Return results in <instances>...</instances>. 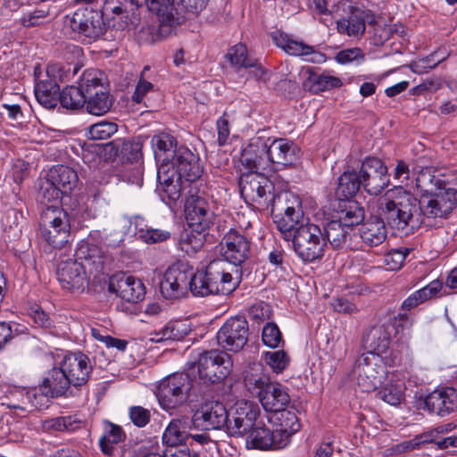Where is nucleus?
I'll return each mask as SVG.
<instances>
[{
  "instance_id": "nucleus-1",
  "label": "nucleus",
  "mask_w": 457,
  "mask_h": 457,
  "mask_svg": "<svg viewBox=\"0 0 457 457\" xmlns=\"http://www.w3.org/2000/svg\"><path fill=\"white\" fill-rule=\"evenodd\" d=\"M443 182L429 171H421L416 179V186L422 195L418 199L420 218L426 225L436 224L447 219L457 206V190L441 188Z\"/></svg>"
},
{
  "instance_id": "nucleus-2",
  "label": "nucleus",
  "mask_w": 457,
  "mask_h": 457,
  "mask_svg": "<svg viewBox=\"0 0 457 457\" xmlns=\"http://www.w3.org/2000/svg\"><path fill=\"white\" fill-rule=\"evenodd\" d=\"M418 198L402 187L386 192L378 203V215L391 228L414 229L421 224Z\"/></svg>"
},
{
  "instance_id": "nucleus-3",
  "label": "nucleus",
  "mask_w": 457,
  "mask_h": 457,
  "mask_svg": "<svg viewBox=\"0 0 457 457\" xmlns=\"http://www.w3.org/2000/svg\"><path fill=\"white\" fill-rule=\"evenodd\" d=\"M233 270L224 260L212 261L204 270L194 271L191 266L189 290L194 296L228 295L239 285L240 270Z\"/></svg>"
},
{
  "instance_id": "nucleus-4",
  "label": "nucleus",
  "mask_w": 457,
  "mask_h": 457,
  "mask_svg": "<svg viewBox=\"0 0 457 457\" xmlns=\"http://www.w3.org/2000/svg\"><path fill=\"white\" fill-rule=\"evenodd\" d=\"M284 239L292 241L297 256L304 262H313L323 257L326 238L320 228L308 219L281 233Z\"/></svg>"
},
{
  "instance_id": "nucleus-5",
  "label": "nucleus",
  "mask_w": 457,
  "mask_h": 457,
  "mask_svg": "<svg viewBox=\"0 0 457 457\" xmlns=\"http://www.w3.org/2000/svg\"><path fill=\"white\" fill-rule=\"evenodd\" d=\"M245 382L249 390H257L260 403L267 411H282L290 403L287 387L280 383L271 382L268 376L248 374Z\"/></svg>"
},
{
  "instance_id": "nucleus-6",
  "label": "nucleus",
  "mask_w": 457,
  "mask_h": 457,
  "mask_svg": "<svg viewBox=\"0 0 457 457\" xmlns=\"http://www.w3.org/2000/svg\"><path fill=\"white\" fill-rule=\"evenodd\" d=\"M270 214L280 233L305 221L300 197L290 191L279 192L271 196Z\"/></svg>"
},
{
  "instance_id": "nucleus-7",
  "label": "nucleus",
  "mask_w": 457,
  "mask_h": 457,
  "mask_svg": "<svg viewBox=\"0 0 457 457\" xmlns=\"http://www.w3.org/2000/svg\"><path fill=\"white\" fill-rule=\"evenodd\" d=\"M71 225L67 212L59 206H46L40 216L42 237L53 247L62 248L71 239Z\"/></svg>"
},
{
  "instance_id": "nucleus-8",
  "label": "nucleus",
  "mask_w": 457,
  "mask_h": 457,
  "mask_svg": "<svg viewBox=\"0 0 457 457\" xmlns=\"http://www.w3.org/2000/svg\"><path fill=\"white\" fill-rule=\"evenodd\" d=\"M81 87L86 91L85 107L88 113L100 116L111 110L113 98L99 71H86L81 77Z\"/></svg>"
},
{
  "instance_id": "nucleus-9",
  "label": "nucleus",
  "mask_w": 457,
  "mask_h": 457,
  "mask_svg": "<svg viewBox=\"0 0 457 457\" xmlns=\"http://www.w3.org/2000/svg\"><path fill=\"white\" fill-rule=\"evenodd\" d=\"M196 367L199 380L205 385L223 381L231 372L233 361L226 352L210 350L199 354L197 362L192 367V373Z\"/></svg>"
},
{
  "instance_id": "nucleus-10",
  "label": "nucleus",
  "mask_w": 457,
  "mask_h": 457,
  "mask_svg": "<svg viewBox=\"0 0 457 457\" xmlns=\"http://www.w3.org/2000/svg\"><path fill=\"white\" fill-rule=\"evenodd\" d=\"M239 187L242 196L254 208L264 211L270 207L274 185L263 173L254 170L242 174Z\"/></svg>"
},
{
  "instance_id": "nucleus-11",
  "label": "nucleus",
  "mask_w": 457,
  "mask_h": 457,
  "mask_svg": "<svg viewBox=\"0 0 457 457\" xmlns=\"http://www.w3.org/2000/svg\"><path fill=\"white\" fill-rule=\"evenodd\" d=\"M195 385L187 373H174L161 381L156 396L161 406L169 411L184 404Z\"/></svg>"
},
{
  "instance_id": "nucleus-12",
  "label": "nucleus",
  "mask_w": 457,
  "mask_h": 457,
  "mask_svg": "<svg viewBox=\"0 0 457 457\" xmlns=\"http://www.w3.org/2000/svg\"><path fill=\"white\" fill-rule=\"evenodd\" d=\"M105 23L100 11L91 5L77 9L69 21L72 32L79 39L87 43H91L103 35Z\"/></svg>"
},
{
  "instance_id": "nucleus-13",
  "label": "nucleus",
  "mask_w": 457,
  "mask_h": 457,
  "mask_svg": "<svg viewBox=\"0 0 457 457\" xmlns=\"http://www.w3.org/2000/svg\"><path fill=\"white\" fill-rule=\"evenodd\" d=\"M353 375L361 391L371 392L382 384L386 370L380 363L379 355L368 352L356 360Z\"/></svg>"
},
{
  "instance_id": "nucleus-14",
  "label": "nucleus",
  "mask_w": 457,
  "mask_h": 457,
  "mask_svg": "<svg viewBox=\"0 0 457 457\" xmlns=\"http://www.w3.org/2000/svg\"><path fill=\"white\" fill-rule=\"evenodd\" d=\"M191 278V265L177 262L165 271L160 282V291L165 299L174 300L187 295Z\"/></svg>"
},
{
  "instance_id": "nucleus-15",
  "label": "nucleus",
  "mask_w": 457,
  "mask_h": 457,
  "mask_svg": "<svg viewBox=\"0 0 457 457\" xmlns=\"http://www.w3.org/2000/svg\"><path fill=\"white\" fill-rule=\"evenodd\" d=\"M229 412L220 401H207L194 413L191 423L195 429L202 431L220 430L228 423Z\"/></svg>"
},
{
  "instance_id": "nucleus-16",
  "label": "nucleus",
  "mask_w": 457,
  "mask_h": 457,
  "mask_svg": "<svg viewBox=\"0 0 457 457\" xmlns=\"http://www.w3.org/2000/svg\"><path fill=\"white\" fill-rule=\"evenodd\" d=\"M359 171L362 187L370 195H378L389 185L387 167L377 157L365 158Z\"/></svg>"
},
{
  "instance_id": "nucleus-17",
  "label": "nucleus",
  "mask_w": 457,
  "mask_h": 457,
  "mask_svg": "<svg viewBox=\"0 0 457 457\" xmlns=\"http://www.w3.org/2000/svg\"><path fill=\"white\" fill-rule=\"evenodd\" d=\"M249 327L244 317L228 319L217 333L218 344L228 351L239 352L248 341Z\"/></svg>"
},
{
  "instance_id": "nucleus-18",
  "label": "nucleus",
  "mask_w": 457,
  "mask_h": 457,
  "mask_svg": "<svg viewBox=\"0 0 457 457\" xmlns=\"http://www.w3.org/2000/svg\"><path fill=\"white\" fill-rule=\"evenodd\" d=\"M220 254L224 261L235 270L241 265L250 253V241L237 230L230 228L220 242ZM235 275V271H232Z\"/></svg>"
},
{
  "instance_id": "nucleus-19",
  "label": "nucleus",
  "mask_w": 457,
  "mask_h": 457,
  "mask_svg": "<svg viewBox=\"0 0 457 457\" xmlns=\"http://www.w3.org/2000/svg\"><path fill=\"white\" fill-rule=\"evenodd\" d=\"M288 445L286 432L270 430L265 424L256 422L246 438V446L262 451L279 450Z\"/></svg>"
},
{
  "instance_id": "nucleus-20",
  "label": "nucleus",
  "mask_w": 457,
  "mask_h": 457,
  "mask_svg": "<svg viewBox=\"0 0 457 457\" xmlns=\"http://www.w3.org/2000/svg\"><path fill=\"white\" fill-rule=\"evenodd\" d=\"M60 364L71 380L72 387L76 389L87 385L93 371L90 359L79 351L65 355Z\"/></svg>"
},
{
  "instance_id": "nucleus-21",
  "label": "nucleus",
  "mask_w": 457,
  "mask_h": 457,
  "mask_svg": "<svg viewBox=\"0 0 457 457\" xmlns=\"http://www.w3.org/2000/svg\"><path fill=\"white\" fill-rule=\"evenodd\" d=\"M226 59L237 71L245 70L248 75L246 79L253 78L256 80L266 81L267 71L261 65L257 59L248 55L245 45L237 44L230 47L226 54Z\"/></svg>"
},
{
  "instance_id": "nucleus-22",
  "label": "nucleus",
  "mask_w": 457,
  "mask_h": 457,
  "mask_svg": "<svg viewBox=\"0 0 457 457\" xmlns=\"http://www.w3.org/2000/svg\"><path fill=\"white\" fill-rule=\"evenodd\" d=\"M169 167L175 171L176 175L191 182L198 179L204 170L199 156L186 146L178 147Z\"/></svg>"
},
{
  "instance_id": "nucleus-23",
  "label": "nucleus",
  "mask_w": 457,
  "mask_h": 457,
  "mask_svg": "<svg viewBox=\"0 0 457 457\" xmlns=\"http://www.w3.org/2000/svg\"><path fill=\"white\" fill-rule=\"evenodd\" d=\"M269 137H254L249 140L247 145L242 150L241 162L250 171L264 170L270 165L269 158Z\"/></svg>"
},
{
  "instance_id": "nucleus-24",
  "label": "nucleus",
  "mask_w": 457,
  "mask_h": 457,
  "mask_svg": "<svg viewBox=\"0 0 457 457\" xmlns=\"http://www.w3.org/2000/svg\"><path fill=\"white\" fill-rule=\"evenodd\" d=\"M424 409L440 417L451 414L457 409V389L445 386L432 391L424 399Z\"/></svg>"
},
{
  "instance_id": "nucleus-25",
  "label": "nucleus",
  "mask_w": 457,
  "mask_h": 457,
  "mask_svg": "<svg viewBox=\"0 0 457 457\" xmlns=\"http://www.w3.org/2000/svg\"><path fill=\"white\" fill-rule=\"evenodd\" d=\"M407 314H398L393 322L374 326L365 337V343L373 351L384 353L388 347L393 332L398 333V328L403 327V322L407 321Z\"/></svg>"
},
{
  "instance_id": "nucleus-26",
  "label": "nucleus",
  "mask_w": 457,
  "mask_h": 457,
  "mask_svg": "<svg viewBox=\"0 0 457 457\" xmlns=\"http://www.w3.org/2000/svg\"><path fill=\"white\" fill-rule=\"evenodd\" d=\"M13 396H21V403H7L9 409H18L23 411H29V407L40 410L48 407L51 399L47 388L41 383L38 386L31 388H17L12 391Z\"/></svg>"
},
{
  "instance_id": "nucleus-27",
  "label": "nucleus",
  "mask_w": 457,
  "mask_h": 457,
  "mask_svg": "<svg viewBox=\"0 0 457 457\" xmlns=\"http://www.w3.org/2000/svg\"><path fill=\"white\" fill-rule=\"evenodd\" d=\"M86 270L82 262L68 259L59 262L56 276L64 289L80 290L86 282Z\"/></svg>"
},
{
  "instance_id": "nucleus-28",
  "label": "nucleus",
  "mask_w": 457,
  "mask_h": 457,
  "mask_svg": "<svg viewBox=\"0 0 457 457\" xmlns=\"http://www.w3.org/2000/svg\"><path fill=\"white\" fill-rule=\"evenodd\" d=\"M108 289L129 303L142 300L145 294V286L140 279L125 274L112 278L109 282Z\"/></svg>"
},
{
  "instance_id": "nucleus-29",
  "label": "nucleus",
  "mask_w": 457,
  "mask_h": 457,
  "mask_svg": "<svg viewBox=\"0 0 457 457\" xmlns=\"http://www.w3.org/2000/svg\"><path fill=\"white\" fill-rule=\"evenodd\" d=\"M272 38L277 46L295 56L305 57L306 61L320 62L324 61V54L314 50L313 46L291 38L288 35L275 32Z\"/></svg>"
},
{
  "instance_id": "nucleus-30",
  "label": "nucleus",
  "mask_w": 457,
  "mask_h": 457,
  "mask_svg": "<svg viewBox=\"0 0 457 457\" xmlns=\"http://www.w3.org/2000/svg\"><path fill=\"white\" fill-rule=\"evenodd\" d=\"M256 423V412L246 403L244 406L236 408L232 414L228 417V423L225 428L230 436H243L250 433Z\"/></svg>"
},
{
  "instance_id": "nucleus-31",
  "label": "nucleus",
  "mask_w": 457,
  "mask_h": 457,
  "mask_svg": "<svg viewBox=\"0 0 457 457\" xmlns=\"http://www.w3.org/2000/svg\"><path fill=\"white\" fill-rule=\"evenodd\" d=\"M269 158L270 164L290 166L300 157V149L293 142L285 138H277L268 142Z\"/></svg>"
},
{
  "instance_id": "nucleus-32",
  "label": "nucleus",
  "mask_w": 457,
  "mask_h": 457,
  "mask_svg": "<svg viewBox=\"0 0 457 457\" xmlns=\"http://www.w3.org/2000/svg\"><path fill=\"white\" fill-rule=\"evenodd\" d=\"M183 178L175 174L167 165H161L157 172V179L161 187V195L167 204L175 203L181 195V179Z\"/></svg>"
},
{
  "instance_id": "nucleus-33",
  "label": "nucleus",
  "mask_w": 457,
  "mask_h": 457,
  "mask_svg": "<svg viewBox=\"0 0 457 457\" xmlns=\"http://www.w3.org/2000/svg\"><path fill=\"white\" fill-rule=\"evenodd\" d=\"M368 13L361 9L353 8L350 13L337 22V31L354 38H360L366 29Z\"/></svg>"
},
{
  "instance_id": "nucleus-34",
  "label": "nucleus",
  "mask_w": 457,
  "mask_h": 457,
  "mask_svg": "<svg viewBox=\"0 0 457 457\" xmlns=\"http://www.w3.org/2000/svg\"><path fill=\"white\" fill-rule=\"evenodd\" d=\"M334 219L340 220L342 224L353 228V227L361 224L364 220V209L355 200L339 199L337 209Z\"/></svg>"
},
{
  "instance_id": "nucleus-35",
  "label": "nucleus",
  "mask_w": 457,
  "mask_h": 457,
  "mask_svg": "<svg viewBox=\"0 0 457 457\" xmlns=\"http://www.w3.org/2000/svg\"><path fill=\"white\" fill-rule=\"evenodd\" d=\"M42 383L47 388L52 397L58 398L72 395V391L70 390L72 387L71 380L68 378L61 364L59 367H54L49 370Z\"/></svg>"
},
{
  "instance_id": "nucleus-36",
  "label": "nucleus",
  "mask_w": 457,
  "mask_h": 457,
  "mask_svg": "<svg viewBox=\"0 0 457 457\" xmlns=\"http://www.w3.org/2000/svg\"><path fill=\"white\" fill-rule=\"evenodd\" d=\"M76 261L82 262L90 272H99L103 269L104 256L100 247L87 241H81L75 252Z\"/></svg>"
},
{
  "instance_id": "nucleus-37",
  "label": "nucleus",
  "mask_w": 457,
  "mask_h": 457,
  "mask_svg": "<svg viewBox=\"0 0 457 457\" xmlns=\"http://www.w3.org/2000/svg\"><path fill=\"white\" fill-rule=\"evenodd\" d=\"M174 0H145L148 10L155 13L160 21V29L167 32L179 23V18L173 13Z\"/></svg>"
},
{
  "instance_id": "nucleus-38",
  "label": "nucleus",
  "mask_w": 457,
  "mask_h": 457,
  "mask_svg": "<svg viewBox=\"0 0 457 457\" xmlns=\"http://www.w3.org/2000/svg\"><path fill=\"white\" fill-rule=\"evenodd\" d=\"M386 222L378 215L364 222L360 228V237L363 244L368 246H378L386 239Z\"/></svg>"
},
{
  "instance_id": "nucleus-39",
  "label": "nucleus",
  "mask_w": 457,
  "mask_h": 457,
  "mask_svg": "<svg viewBox=\"0 0 457 457\" xmlns=\"http://www.w3.org/2000/svg\"><path fill=\"white\" fill-rule=\"evenodd\" d=\"M47 177L51 183L55 184L64 195H70L79 181L76 170L65 165L54 166L50 169Z\"/></svg>"
},
{
  "instance_id": "nucleus-40",
  "label": "nucleus",
  "mask_w": 457,
  "mask_h": 457,
  "mask_svg": "<svg viewBox=\"0 0 457 457\" xmlns=\"http://www.w3.org/2000/svg\"><path fill=\"white\" fill-rule=\"evenodd\" d=\"M361 187L362 185L359 170L348 166L338 178L337 195L339 199H350L356 195Z\"/></svg>"
},
{
  "instance_id": "nucleus-41",
  "label": "nucleus",
  "mask_w": 457,
  "mask_h": 457,
  "mask_svg": "<svg viewBox=\"0 0 457 457\" xmlns=\"http://www.w3.org/2000/svg\"><path fill=\"white\" fill-rule=\"evenodd\" d=\"M151 145L155 158L162 160V165L169 166L172 155L178 149L174 137L164 132L159 133L152 137Z\"/></svg>"
},
{
  "instance_id": "nucleus-42",
  "label": "nucleus",
  "mask_w": 457,
  "mask_h": 457,
  "mask_svg": "<svg viewBox=\"0 0 457 457\" xmlns=\"http://www.w3.org/2000/svg\"><path fill=\"white\" fill-rule=\"evenodd\" d=\"M60 87L54 79L40 80L35 86L37 102L47 109L54 108L59 102Z\"/></svg>"
},
{
  "instance_id": "nucleus-43",
  "label": "nucleus",
  "mask_w": 457,
  "mask_h": 457,
  "mask_svg": "<svg viewBox=\"0 0 457 457\" xmlns=\"http://www.w3.org/2000/svg\"><path fill=\"white\" fill-rule=\"evenodd\" d=\"M195 429L191 420H173L166 428L162 440L170 446H176L186 443L188 439L189 430Z\"/></svg>"
},
{
  "instance_id": "nucleus-44",
  "label": "nucleus",
  "mask_w": 457,
  "mask_h": 457,
  "mask_svg": "<svg viewBox=\"0 0 457 457\" xmlns=\"http://www.w3.org/2000/svg\"><path fill=\"white\" fill-rule=\"evenodd\" d=\"M102 9L99 10L103 18L107 23L116 17H127L129 12H134L137 8L135 0H103Z\"/></svg>"
},
{
  "instance_id": "nucleus-45",
  "label": "nucleus",
  "mask_w": 457,
  "mask_h": 457,
  "mask_svg": "<svg viewBox=\"0 0 457 457\" xmlns=\"http://www.w3.org/2000/svg\"><path fill=\"white\" fill-rule=\"evenodd\" d=\"M104 426V434L99 439V445L104 454L112 456L114 453V445L124 441L126 435L120 426L110 421H105Z\"/></svg>"
},
{
  "instance_id": "nucleus-46",
  "label": "nucleus",
  "mask_w": 457,
  "mask_h": 457,
  "mask_svg": "<svg viewBox=\"0 0 457 457\" xmlns=\"http://www.w3.org/2000/svg\"><path fill=\"white\" fill-rule=\"evenodd\" d=\"M351 230V228L342 224L340 220L333 218L324 225L322 232L326 238V244L329 242L334 248H340L346 243Z\"/></svg>"
},
{
  "instance_id": "nucleus-47",
  "label": "nucleus",
  "mask_w": 457,
  "mask_h": 457,
  "mask_svg": "<svg viewBox=\"0 0 457 457\" xmlns=\"http://www.w3.org/2000/svg\"><path fill=\"white\" fill-rule=\"evenodd\" d=\"M443 283L438 280H433L426 287L415 291L408 296L403 303L402 308L406 311L417 307L419 304L426 302L427 300L434 297L442 288Z\"/></svg>"
},
{
  "instance_id": "nucleus-48",
  "label": "nucleus",
  "mask_w": 457,
  "mask_h": 457,
  "mask_svg": "<svg viewBox=\"0 0 457 457\" xmlns=\"http://www.w3.org/2000/svg\"><path fill=\"white\" fill-rule=\"evenodd\" d=\"M341 86L342 81L339 78L325 74H317L312 71L310 72L308 78L303 82L304 88L315 94L340 87Z\"/></svg>"
},
{
  "instance_id": "nucleus-49",
  "label": "nucleus",
  "mask_w": 457,
  "mask_h": 457,
  "mask_svg": "<svg viewBox=\"0 0 457 457\" xmlns=\"http://www.w3.org/2000/svg\"><path fill=\"white\" fill-rule=\"evenodd\" d=\"M86 91L81 87V80L79 86H70L64 87L59 96V103L62 107L67 110H78L85 106Z\"/></svg>"
},
{
  "instance_id": "nucleus-50",
  "label": "nucleus",
  "mask_w": 457,
  "mask_h": 457,
  "mask_svg": "<svg viewBox=\"0 0 457 457\" xmlns=\"http://www.w3.org/2000/svg\"><path fill=\"white\" fill-rule=\"evenodd\" d=\"M120 159L130 163H138L143 159V141L140 137L120 138Z\"/></svg>"
},
{
  "instance_id": "nucleus-51",
  "label": "nucleus",
  "mask_w": 457,
  "mask_h": 457,
  "mask_svg": "<svg viewBox=\"0 0 457 457\" xmlns=\"http://www.w3.org/2000/svg\"><path fill=\"white\" fill-rule=\"evenodd\" d=\"M404 384L401 381L390 380L384 385L377 395L390 405L396 406L401 403L404 396Z\"/></svg>"
},
{
  "instance_id": "nucleus-52",
  "label": "nucleus",
  "mask_w": 457,
  "mask_h": 457,
  "mask_svg": "<svg viewBox=\"0 0 457 457\" xmlns=\"http://www.w3.org/2000/svg\"><path fill=\"white\" fill-rule=\"evenodd\" d=\"M63 195H64L60 190V188L57 187L55 184L51 183L50 179L47 177L40 184L37 193V199L42 204L47 206H56L55 204H58L59 200Z\"/></svg>"
},
{
  "instance_id": "nucleus-53",
  "label": "nucleus",
  "mask_w": 457,
  "mask_h": 457,
  "mask_svg": "<svg viewBox=\"0 0 457 457\" xmlns=\"http://www.w3.org/2000/svg\"><path fill=\"white\" fill-rule=\"evenodd\" d=\"M81 427V420L76 416H61L47 420L44 423V428L55 431H75Z\"/></svg>"
},
{
  "instance_id": "nucleus-54",
  "label": "nucleus",
  "mask_w": 457,
  "mask_h": 457,
  "mask_svg": "<svg viewBox=\"0 0 457 457\" xmlns=\"http://www.w3.org/2000/svg\"><path fill=\"white\" fill-rule=\"evenodd\" d=\"M206 237L205 232H195L191 228L181 236L180 247L187 253H195L202 249Z\"/></svg>"
},
{
  "instance_id": "nucleus-55",
  "label": "nucleus",
  "mask_w": 457,
  "mask_h": 457,
  "mask_svg": "<svg viewBox=\"0 0 457 457\" xmlns=\"http://www.w3.org/2000/svg\"><path fill=\"white\" fill-rule=\"evenodd\" d=\"M265 363L270 366L275 373H281L289 364V356L283 350L266 352L263 353Z\"/></svg>"
},
{
  "instance_id": "nucleus-56",
  "label": "nucleus",
  "mask_w": 457,
  "mask_h": 457,
  "mask_svg": "<svg viewBox=\"0 0 457 457\" xmlns=\"http://www.w3.org/2000/svg\"><path fill=\"white\" fill-rule=\"evenodd\" d=\"M136 235L146 244H156L168 240L170 237V233L168 230L154 228L151 227L137 228Z\"/></svg>"
},
{
  "instance_id": "nucleus-57",
  "label": "nucleus",
  "mask_w": 457,
  "mask_h": 457,
  "mask_svg": "<svg viewBox=\"0 0 457 457\" xmlns=\"http://www.w3.org/2000/svg\"><path fill=\"white\" fill-rule=\"evenodd\" d=\"M432 441H434L433 433H424L416 436L411 440L403 441L400 444L395 445L393 447V451L395 453L401 454L416 449H420L422 445L429 444Z\"/></svg>"
},
{
  "instance_id": "nucleus-58",
  "label": "nucleus",
  "mask_w": 457,
  "mask_h": 457,
  "mask_svg": "<svg viewBox=\"0 0 457 457\" xmlns=\"http://www.w3.org/2000/svg\"><path fill=\"white\" fill-rule=\"evenodd\" d=\"M118 131V125L112 121H101L89 127L88 135L91 139L104 140L111 137Z\"/></svg>"
},
{
  "instance_id": "nucleus-59",
  "label": "nucleus",
  "mask_w": 457,
  "mask_h": 457,
  "mask_svg": "<svg viewBox=\"0 0 457 457\" xmlns=\"http://www.w3.org/2000/svg\"><path fill=\"white\" fill-rule=\"evenodd\" d=\"M207 212H212L207 200L200 195H191L186 203V216L191 215L197 219L196 215H205Z\"/></svg>"
},
{
  "instance_id": "nucleus-60",
  "label": "nucleus",
  "mask_w": 457,
  "mask_h": 457,
  "mask_svg": "<svg viewBox=\"0 0 457 457\" xmlns=\"http://www.w3.org/2000/svg\"><path fill=\"white\" fill-rule=\"evenodd\" d=\"M281 412L280 417V426L282 427L279 429H277V431H283L286 432L288 436V444L291 441V436L297 431H299L301 425L299 422V420L293 411H286V409Z\"/></svg>"
},
{
  "instance_id": "nucleus-61",
  "label": "nucleus",
  "mask_w": 457,
  "mask_h": 457,
  "mask_svg": "<svg viewBox=\"0 0 457 457\" xmlns=\"http://www.w3.org/2000/svg\"><path fill=\"white\" fill-rule=\"evenodd\" d=\"M214 217L213 212H207L204 216L196 215L197 219H194L191 215L186 216V219L189 228L195 232H206L213 224Z\"/></svg>"
},
{
  "instance_id": "nucleus-62",
  "label": "nucleus",
  "mask_w": 457,
  "mask_h": 457,
  "mask_svg": "<svg viewBox=\"0 0 457 457\" xmlns=\"http://www.w3.org/2000/svg\"><path fill=\"white\" fill-rule=\"evenodd\" d=\"M262 341L271 347L276 348L282 341L281 332L278 327L274 323H267L262 328Z\"/></svg>"
},
{
  "instance_id": "nucleus-63",
  "label": "nucleus",
  "mask_w": 457,
  "mask_h": 457,
  "mask_svg": "<svg viewBox=\"0 0 457 457\" xmlns=\"http://www.w3.org/2000/svg\"><path fill=\"white\" fill-rule=\"evenodd\" d=\"M129 418L135 426L144 428L149 423L151 413L142 406H132L129 408Z\"/></svg>"
},
{
  "instance_id": "nucleus-64",
  "label": "nucleus",
  "mask_w": 457,
  "mask_h": 457,
  "mask_svg": "<svg viewBox=\"0 0 457 457\" xmlns=\"http://www.w3.org/2000/svg\"><path fill=\"white\" fill-rule=\"evenodd\" d=\"M406 256L407 253L393 249L385 255L384 262L388 270H396L402 267Z\"/></svg>"
}]
</instances>
